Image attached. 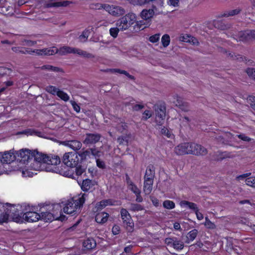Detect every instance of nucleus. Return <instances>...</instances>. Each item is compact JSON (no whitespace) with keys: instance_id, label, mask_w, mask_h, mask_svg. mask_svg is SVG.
I'll list each match as a JSON object with an SVG mask.
<instances>
[{"instance_id":"nucleus-1","label":"nucleus","mask_w":255,"mask_h":255,"mask_svg":"<svg viewBox=\"0 0 255 255\" xmlns=\"http://www.w3.org/2000/svg\"><path fill=\"white\" fill-rule=\"evenodd\" d=\"M22 207L19 205H14L10 210L4 213L1 218L3 222H7L8 218L17 223H23L25 222L33 223L40 220V215L33 211H28L24 213L21 210Z\"/></svg>"},{"instance_id":"nucleus-2","label":"nucleus","mask_w":255,"mask_h":255,"mask_svg":"<svg viewBox=\"0 0 255 255\" xmlns=\"http://www.w3.org/2000/svg\"><path fill=\"white\" fill-rule=\"evenodd\" d=\"M116 26L122 31L130 28V30L134 32H137L147 27L143 20L137 21L136 15L132 12L126 14L118 20Z\"/></svg>"},{"instance_id":"nucleus-3","label":"nucleus","mask_w":255,"mask_h":255,"mask_svg":"<svg viewBox=\"0 0 255 255\" xmlns=\"http://www.w3.org/2000/svg\"><path fill=\"white\" fill-rule=\"evenodd\" d=\"M38 54L42 55H53L56 53H58L60 55L63 56L68 54H77L85 58H93L94 55L86 51L81 49L71 47L68 46H64L57 49L55 47L50 48H44L41 50H38Z\"/></svg>"},{"instance_id":"nucleus-4","label":"nucleus","mask_w":255,"mask_h":255,"mask_svg":"<svg viewBox=\"0 0 255 255\" xmlns=\"http://www.w3.org/2000/svg\"><path fill=\"white\" fill-rule=\"evenodd\" d=\"M177 155L194 154L196 155H205L207 154V149L200 144L194 142H184L176 146L174 149Z\"/></svg>"},{"instance_id":"nucleus-5","label":"nucleus","mask_w":255,"mask_h":255,"mask_svg":"<svg viewBox=\"0 0 255 255\" xmlns=\"http://www.w3.org/2000/svg\"><path fill=\"white\" fill-rule=\"evenodd\" d=\"M86 196V194H83L78 198L75 197L68 200L64 205L63 212L67 214L75 215L77 210L83 207Z\"/></svg>"},{"instance_id":"nucleus-6","label":"nucleus","mask_w":255,"mask_h":255,"mask_svg":"<svg viewBox=\"0 0 255 255\" xmlns=\"http://www.w3.org/2000/svg\"><path fill=\"white\" fill-rule=\"evenodd\" d=\"M32 159L38 163L56 166L61 162L59 156L56 155L45 154L37 150L32 151Z\"/></svg>"},{"instance_id":"nucleus-7","label":"nucleus","mask_w":255,"mask_h":255,"mask_svg":"<svg viewBox=\"0 0 255 255\" xmlns=\"http://www.w3.org/2000/svg\"><path fill=\"white\" fill-rule=\"evenodd\" d=\"M62 161L67 166L73 168L79 164V158L76 152H66L63 156Z\"/></svg>"},{"instance_id":"nucleus-8","label":"nucleus","mask_w":255,"mask_h":255,"mask_svg":"<svg viewBox=\"0 0 255 255\" xmlns=\"http://www.w3.org/2000/svg\"><path fill=\"white\" fill-rule=\"evenodd\" d=\"M155 113V122L157 125H162L164 121L166 114V106L164 103H160L154 106Z\"/></svg>"},{"instance_id":"nucleus-9","label":"nucleus","mask_w":255,"mask_h":255,"mask_svg":"<svg viewBox=\"0 0 255 255\" xmlns=\"http://www.w3.org/2000/svg\"><path fill=\"white\" fill-rule=\"evenodd\" d=\"M120 213L123 225L128 232H132L133 231L134 223L130 215L125 208L121 209Z\"/></svg>"},{"instance_id":"nucleus-10","label":"nucleus","mask_w":255,"mask_h":255,"mask_svg":"<svg viewBox=\"0 0 255 255\" xmlns=\"http://www.w3.org/2000/svg\"><path fill=\"white\" fill-rule=\"evenodd\" d=\"M32 150L28 149H22L15 151L16 160L23 164H27L32 159Z\"/></svg>"},{"instance_id":"nucleus-11","label":"nucleus","mask_w":255,"mask_h":255,"mask_svg":"<svg viewBox=\"0 0 255 255\" xmlns=\"http://www.w3.org/2000/svg\"><path fill=\"white\" fill-rule=\"evenodd\" d=\"M164 243L168 247L176 251H181L184 247V243L176 237H168L165 239Z\"/></svg>"},{"instance_id":"nucleus-12","label":"nucleus","mask_w":255,"mask_h":255,"mask_svg":"<svg viewBox=\"0 0 255 255\" xmlns=\"http://www.w3.org/2000/svg\"><path fill=\"white\" fill-rule=\"evenodd\" d=\"M49 210L53 213L55 220L63 221L65 217L62 215V206L60 204H54L49 207Z\"/></svg>"},{"instance_id":"nucleus-13","label":"nucleus","mask_w":255,"mask_h":255,"mask_svg":"<svg viewBox=\"0 0 255 255\" xmlns=\"http://www.w3.org/2000/svg\"><path fill=\"white\" fill-rule=\"evenodd\" d=\"M101 135L99 133H87L83 142L87 145H93L99 141Z\"/></svg>"},{"instance_id":"nucleus-14","label":"nucleus","mask_w":255,"mask_h":255,"mask_svg":"<svg viewBox=\"0 0 255 255\" xmlns=\"http://www.w3.org/2000/svg\"><path fill=\"white\" fill-rule=\"evenodd\" d=\"M154 177H151L150 176H144V182H143V191L145 194H149L152 190L153 184V180Z\"/></svg>"},{"instance_id":"nucleus-15","label":"nucleus","mask_w":255,"mask_h":255,"mask_svg":"<svg viewBox=\"0 0 255 255\" xmlns=\"http://www.w3.org/2000/svg\"><path fill=\"white\" fill-rule=\"evenodd\" d=\"M15 160H16L15 152L11 150L4 152L0 158V161L3 164H9Z\"/></svg>"},{"instance_id":"nucleus-16","label":"nucleus","mask_w":255,"mask_h":255,"mask_svg":"<svg viewBox=\"0 0 255 255\" xmlns=\"http://www.w3.org/2000/svg\"><path fill=\"white\" fill-rule=\"evenodd\" d=\"M233 38L237 41L246 42L250 40L249 30L241 31L233 35Z\"/></svg>"},{"instance_id":"nucleus-17","label":"nucleus","mask_w":255,"mask_h":255,"mask_svg":"<svg viewBox=\"0 0 255 255\" xmlns=\"http://www.w3.org/2000/svg\"><path fill=\"white\" fill-rule=\"evenodd\" d=\"M12 50L15 53H19L24 54H30V55H34L36 54L37 55H40L38 54V49L32 50L29 48H25L24 47H12L11 48Z\"/></svg>"},{"instance_id":"nucleus-18","label":"nucleus","mask_w":255,"mask_h":255,"mask_svg":"<svg viewBox=\"0 0 255 255\" xmlns=\"http://www.w3.org/2000/svg\"><path fill=\"white\" fill-rule=\"evenodd\" d=\"M108 205H112V199L103 200L96 204L92 209V211L94 213L101 212Z\"/></svg>"},{"instance_id":"nucleus-19","label":"nucleus","mask_w":255,"mask_h":255,"mask_svg":"<svg viewBox=\"0 0 255 255\" xmlns=\"http://www.w3.org/2000/svg\"><path fill=\"white\" fill-rule=\"evenodd\" d=\"M95 214V221L98 223L104 224L106 223L109 218V215L105 212H99Z\"/></svg>"},{"instance_id":"nucleus-20","label":"nucleus","mask_w":255,"mask_h":255,"mask_svg":"<svg viewBox=\"0 0 255 255\" xmlns=\"http://www.w3.org/2000/svg\"><path fill=\"white\" fill-rule=\"evenodd\" d=\"M84 250H91L96 247V242L93 238H88L83 242Z\"/></svg>"},{"instance_id":"nucleus-21","label":"nucleus","mask_w":255,"mask_h":255,"mask_svg":"<svg viewBox=\"0 0 255 255\" xmlns=\"http://www.w3.org/2000/svg\"><path fill=\"white\" fill-rule=\"evenodd\" d=\"M54 220H55V219L53 216V213H52L50 211L41 213L40 220L45 222H51Z\"/></svg>"},{"instance_id":"nucleus-22","label":"nucleus","mask_w":255,"mask_h":255,"mask_svg":"<svg viewBox=\"0 0 255 255\" xmlns=\"http://www.w3.org/2000/svg\"><path fill=\"white\" fill-rule=\"evenodd\" d=\"M66 145L74 151H77L81 149L82 144L78 140H71L67 141Z\"/></svg>"},{"instance_id":"nucleus-23","label":"nucleus","mask_w":255,"mask_h":255,"mask_svg":"<svg viewBox=\"0 0 255 255\" xmlns=\"http://www.w3.org/2000/svg\"><path fill=\"white\" fill-rule=\"evenodd\" d=\"M198 234V231L195 229L188 232L186 236L185 243L190 244L191 242H193L197 237Z\"/></svg>"},{"instance_id":"nucleus-24","label":"nucleus","mask_w":255,"mask_h":255,"mask_svg":"<svg viewBox=\"0 0 255 255\" xmlns=\"http://www.w3.org/2000/svg\"><path fill=\"white\" fill-rule=\"evenodd\" d=\"M15 205H12L10 203H6L5 204H3L0 203V222L1 223H3L2 221H1V218L2 216L5 213H6L7 211L8 212L10 210H11L12 207L14 206Z\"/></svg>"},{"instance_id":"nucleus-25","label":"nucleus","mask_w":255,"mask_h":255,"mask_svg":"<svg viewBox=\"0 0 255 255\" xmlns=\"http://www.w3.org/2000/svg\"><path fill=\"white\" fill-rule=\"evenodd\" d=\"M77 153L79 158V164H81L83 161H85L87 158H90V152L88 148L86 150H84L83 148L82 150Z\"/></svg>"},{"instance_id":"nucleus-26","label":"nucleus","mask_w":255,"mask_h":255,"mask_svg":"<svg viewBox=\"0 0 255 255\" xmlns=\"http://www.w3.org/2000/svg\"><path fill=\"white\" fill-rule=\"evenodd\" d=\"M88 149L90 152V158L92 156L94 157L96 160L99 158L103 154L102 151L95 146L94 147L89 148Z\"/></svg>"},{"instance_id":"nucleus-27","label":"nucleus","mask_w":255,"mask_h":255,"mask_svg":"<svg viewBox=\"0 0 255 255\" xmlns=\"http://www.w3.org/2000/svg\"><path fill=\"white\" fill-rule=\"evenodd\" d=\"M154 14V10L152 9H143L140 13L141 17L144 20L150 19Z\"/></svg>"},{"instance_id":"nucleus-28","label":"nucleus","mask_w":255,"mask_h":255,"mask_svg":"<svg viewBox=\"0 0 255 255\" xmlns=\"http://www.w3.org/2000/svg\"><path fill=\"white\" fill-rule=\"evenodd\" d=\"M180 205L181 206L188 207L190 209L192 210L194 212L195 211H197V210L198 209V208L196 204L193 202H190L188 201H181L180 202Z\"/></svg>"},{"instance_id":"nucleus-29","label":"nucleus","mask_w":255,"mask_h":255,"mask_svg":"<svg viewBox=\"0 0 255 255\" xmlns=\"http://www.w3.org/2000/svg\"><path fill=\"white\" fill-rule=\"evenodd\" d=\"M241 11L240 8H237L235 9L231 10L229 11H226L224 13L219 15L217 17L219 18L223 17H228L229 16H234L239 14Z\"/></svg>"},{"instance_id":"nucleus-30","label":"nucleus","mask_w":255,"mask_h":255,"mask_svg":"<svg viewBox=\"0 0 255 255\" xmlns=\"http://www.w3.org/2000/svg\"><path fill=\"white\" fill-rule=\"evenodd\" d=\"M144 176L155 177V168L153 165L149 164L147 166Z\"/></svg>"},{"instance_id":"nucleus-31","label":"nucleus","mask_w":255,"mask_h":255,"mask_svg":"<svg viewBox=\"0 0 255 255\" xmlns=\"http://www.w3.org/2000/svg\"><path fill=\"white\" fill-rule=\"evenodd\" d=\"M91 182L92 180L90 179H83L81 186L82 190L83 191H88L91 188Z\"/></svg>"},{"instance_id":"nucleus-32","label":"nucleus","mask_w":255,"mask_h":255,"mask_svg":"<svg viewBox=\"0 0 255 255\" xmlns=\"http://www.w3.org/2000/svg\"><path fill=\"white\" fill-rule=\"evenodd\" d=\"M125 13L124 8L120 6H113V16H119Z\"/></svg>"},{"instance_id":"nucleus-33","label":"nucleus","mask_w":255,"mask_h":255,"mask_svg":"<svg viewBox=\"0 0 255 255\" xmlns=\"http://www.w3.org/2000/svg\"><path fill=\"white\" fill-rule=\"evenodd\" d=\"M94 8L99 9L103 8L110 14L112 13V6L109 4L97 3L95 5Z\"/></svg>"},{"instance_id":"nucleus-34","label":"nucleus","mask_w":255,"mask_h":255,"mask_svg":"<svg viewBox=\"0 0 255 255\" xmlns=\"http://www.w3.org/2000/svg\"><path fill=\"white\" fill-rule=\"evenodd\" d=\"M176 106L179 107L182 111L187 112L189 111V107L186 103L183 102L181 100L178 99L177 100Z\"/></svg>"},{"instance_id":"nucleus-35","label":"nucleus","mask_w":255,"mask_h":255,"mask_svg":"<svg viewBox=\"0 0 255 255\" xmlns=\"http://www.w3.org/2000/svg\"><path fill=\"white\" fill-rule=\"evenodd\" d=\"M113 73H118L119 74H124L127 77H128L129 79L132 80H135V77L133 76L130 75L127 71L124 70H121V69H117V68L113 69Z\"/></svg>"},{"instance_id":"nucleus-36","label":"nucleus","mask_w":255,"mask_h":255,"mask_svg":"<svg viewBox=\"0 0 255 255\" xmlns=\"http://www.w3.org/2000/svg\"><path fill=\"white\" fill-rule=\"evenodd\" d=\"M161 42L162 46L164 47H167L169 45L170 42V38L169 35L167 34H164L161 37Z\"/></svg>"},{"instance_id":"nucleus-37","label":"nucleus","mask_w":255,"mask_h":255,"mask_svg":"<svg viewBox=\"0 0 255 255\" xmlns=\"http://www.w3.org/2000/svg\"><path fill=\"white\" fill-rule=\"evenodd\" d=\"M163 207L167 209H173L175 207V203L171 200H166L163 202Z\"/></svg>"},{"instance_id":"nucleus-38","label":"nucleus","mask_w":255,"mask_h":255,"mask_svg":"<svg viewBox=\"0 0 255 255\" xmlns=\"http://www.w3.org/2000/svg\"><path fill=\"white\" fill-rule=\"evenodd\" d=\"M42 70H47L49 71L59 72L61 71V69L57 67H55L50 65H45L41 67Z\"/></svg>"},{"instance_id":"nucleus-39","label":"nucleus","mask_w":255,"mask_h":255,"mask_svg":"<svg viewBox=\"0 0 255 255\" xmlns=\"http://www.w3.org/2000/svg\"><path fill=\"white\" fill-rule=\"evenodd\" d=\"M57 96L64 102H67L69 100L68 95L61 90H58Z\"/></svg>"},{"instance_id":"nucleus-40","label":"nucleus","mask_w":255,"mask_h":255,"mask_svg":"<svg viewBox=\"0 0 255 255\" xmlns=\"http://www.w3.org/2000/svg\"><path fill=\"white\" fill-rule=\"evenodd\" d=\"M76 175L77 176H81L84 172H85L84 175L86 176L87 173L86 172L85 169L83 168L80 164H79L78 166L75 167ZM87 176H88L87 175Z\"/></svg>"},{"instance_id":"nucleus-41","label":"nucleus","mask_w":255,"mask_h":255,"mask_svg":"<svg viewBox=\"0 0 255 255\" xmlns=\"http://www.w3.org/2000/svg\"><path fill=\"white\" fill-rule=\"evenodd\" d=\"M58 90H59L54 86L49 85L46 88V91L53 95H57Z\"/></svg>"},{"instance_id":"nucleus-42","label":"nucleus","mask_w":255,"mask_h":255,"mask_svg":"<svg viewBox=\"0 0 255 255\" xmlns=\"http://www.w3.org/2000/svg\"><path fill=\"white\" fill-rule=\"evenodd\" d=\"M229 55L234 59L239 60L240 61H245L246 62L247 61V58L240 54L236 55L234 53H229Z\"/></svg>"},{"instance_id":"nucleus-43","label":"nucleus","mask_w":255,"mask_h":255,"mask_svg":"<svg viewBox=\"0 0 255 255\" xmlns=\"http://www.w3.org/2000/svg\"><path fill=\"white\" fill-rule=\"evenodd\" d=\"M70 3H71V2L70 1L64 0V1H58V2H54L52 4V6H56V7L67 6Z\"/></svg>"},{"instance_id":"nucleus-44","label":"nucleus","mask_w":255,"mask_h":255,"mask_svg":"<svg viewBox=\"0 0 255 255\" xmlns=\"http://www.w3.org/2000/svg\"><path fill=\"white\" fill-rule=\"evenodd\" d=\"M21 44L22 45H26L28 46H32L35 44H36V41L27 40V39H23L21 41Z\"/></svg>"},{"instance_id":"nucleus-45","label":"nucleus","mask_w":255,"mask_h":255,"mask_svg":"<svg viewBox=\"0 0 255 255\" xmlns=\"http://www.w3.org/2000/svg\"><path fill=\"white\" fill-rule=\"evenodd\" d=\"M34 132V129L27 128L25 130H23L21 131L18 132V134H26L27 135H33Z\"/></svg>"},{"instance_id":"nucleus-46","label":"nucleus","mask_w":255,"mask_h":255,"mask_svg":"<svg viewBox=\"0 0 255 255\" xmlns=\"http://www.w3.org/2000/svg\"><path fill=\"white\" fill-rule=\"evenodd\" d=\"M246 183L251 187H255V177H251L246 179Z\"/></svg>"},{"instance_id":"nucleus-47","label":"nucleus","mask_w":255,"mask_h":255,"mask_svg":"<svg viewBox=\"0 0 255 255\" xmlns=\"http://www.w3.org/2000/svg\"><path fill=\"white\" fill-rule=\"evenodd\" d=\"M214 25L216 27L218 28L219 29L224 30L227 29V26L223 23L222 22L219 21L218 20H215L214 21Z\"/></svg>"},{"instance_id":"nucleus-48","label":"nucleus","mask_w":255,"mask_h":255,"mask_svg":"<svg viewBox=\"0 0 255 255\" xmlns=\"http://www.w3.org/2000/svg\"><path fill=\"white\" fill-rule=\"evenodd\" d=\"M248 102L250 104L251 108L255 111V96H249L247 98Z\"/></svg>"},{"instance_id":"nucleus-49","label":"nucleus","mask_w":255,"mask_h":255,"mask_svg":"<svg viewBox=\"0 0 255 255\" xmlns=\"http://www.w3.org/2000/svg\"><path fill=\"white\" fill-rule=\"evenodd\" d=\"M204 225L207 228L211 229H213L215 228L216 227L215 224L212 223L208 217H206L205 218Z\"/></svg>"},{"instance_id":"nucleus-50","label":"nucleus","mask_w":255,"mask_h":255,"mask_svg":"<svg viewBox=\"0 0 255 255\" xmlns=\"http://www.w3.org/2000/svg\"><path fill=\"white\" fill-rule=\"evenodd\" d=\"M246 72L248 76L255 80V69L252 68H248Z\"/></svg>"},{"instance_id":"nucleus-51","label":"nucleus","mask_w":255,"mask_h":255,"mask_svg":"<svg viewBox=\"0 0 255 255\" xmlns=\"http://www.w3.org/2000/svg\"><path fill=\"white\" fill-rule=\"evenodd\" d=\"M152 113L149 110H145L142 114V120L146 121L152 117Z\"/></svg>"},{"instance_id":"nucleus-52","label":"nucleus","mask_w":255,"mask_h":255,"mask_svg":"<svg viewBox=\"0 0 255 255\" xmlns=\"http://www.w3.org/2000/svg\"><path fill=\"white\" fill-rule=\"evenodd\" d=\"M159 38L160 34L157 33L150 36L149 38V40L150 42L154 43L157 42L159 40Z\"/></svg>"},{"instance_id":"nucleus-53","label":"nucleus","mask_w":255,"mask_h":255,"mask_svg":"<svg viewBox=\"0 0 255 255\" xmlns=\"http://www.w3.org/2000/svg\"><path fill=\"white\" fill-rule=\"evenodd\" d=\"M118 141L120 144L127 145L128 141L126 136H120L118 138Z\"/></svg>"},{"instance_id":"nucleus-54","label":"nucleus","mask_w":255,"mask_h":255,"mask_svg":"<svg viewBox=\"0 0 255 255\" xmlns=\"http://www.w3.org/2000/svg\"><path fill=\"white\" fill-rule=\"evenodd\" d=\"M71 104L72 106V107L74 110L77 113H79L80 112L81 108L80 106L74 101L71 100L70 101Z\"/></svg>"},{"instance_id":"nucleus-55","label":"nucleus","mask_w":255,"mask_h":255,"mask_svg":"<svg viewBox=\"0 0 255 255\" xmlns=\"http://www.w3.org/2000/svg\"><path fill=\"white\" fill-rule=\"evenodd\" d=\"M88 37L87 31H84L79 36L78 38L80 41L85 42L87 41Z\"/></svg>"},{"instance_id":"nucleus-56","label":"nucleus","mask_w":255,"mask_h":255,"mask_svg":"<svg viewBox=\"0 0 255 255\" xmlns=\"http://www.w3.org/2000/svg\"><path fill=\"white\" fill-rule=\"evenodd\" d=\"M97 166L101 169H104L106 168V164L104 161L101 160L100 158L96 159Z\"/></svg>"},{"instance_id":"nucleus-57","label":"nucleus","mask_w":255,"mask_h":255,"mask_svg":"<svg viewBox=\"0 0 255 255\" xmlns=\"http://www.w3.org/2000/svg\"><path fill=\"white\" fill-rule=\"evenodd\" d=\"M131 208V210L133 211H139L143 210L142 206L138 204H132Z\"/></svg>"},{"instance_id":"nucleus-58","label":"nucleus","mask_w":255,"mask_h":255,"mask_svg":"<svg viewBox=\"0 0 255 255\" xmlns=\"http://www.w3.org/2000/svg\"><path fill=\"white\" fill-rule=\"evenodd\" d=\"M161 133L166 136L167 137L170 138L171 136L170 131L165 127L162 128L161 129Z\"/></svg>"},{"instance_id":"nucleus-59","label":"nucleus","mask_w":255,"mask_h":255,"mask_svg":"<svg viewBox=\"0 0 255 255\" xmlns=\"http://www.w3.org/2000/svg\"><path fill=\"white\" fill-rule=\"evenodd\" d=\"M238 137L239 138H240V139H241L243 141L250 142L252 140L251 138H250L249 136H246L245 134H240L238 135Z\"/></svg>"},{"instance_id":"nucleus-60","label":"nucleus","mask_w":255,"mask_h":255,"mask_svg":"<svg viewBox=\"0 0 255 255\" xmlns=\"http://www.w3.org/2000/svg\"><path fill=\"white\" fill-rule=\"evenodd\" d=\"M128 188L134 194H136L137 192L141 191L138 188L137 186L135 184L132 185L130 186H129Z\"/></svg>"},{"instance_id":"nucleus-61","label":"nucleus","mask_w":255,"mask_h":255,"mask_svg":"<svg viewBox=\"0 0 255 255\" xmlns=\"http://www.w3.org/2000/svg\"><path fill=\"white\" fill-rule=\"evenodd\" d=\"M121 231L120 227L118 225L113 226V235H116L120 233Z\"/></svg>"},{"instance_id":"nucleus-62","label":"nucleus","mask_w":255,"mask_h":255,"mask_svg":"<svg viewBox=\"0 0 255 255\" xmlns=\"http://www.w3.org/2000/svg\"><path fill=\"white\" fill-rule=\"evenodd\" d=\"M121 30V29L119 28V26L116 27H113V38H116L118 35L119 31Z\"/></svg>"},{"instance_id":"nucleus-63","label":"nucleus","mask_w":255,"mask_h":255,"mask_svg":"<svg viewBox=\"0 0 255 255\" xmlns=\"http://www.w3.org/2000/svg\"><path fill=\"white\" fill-rule=\"evenodd\" d=\"M150 200L152 202V204L156 207H157L159 205V200L157 198L154 197H151Z\"/></svg>"},{"instance_id":"nucleus-64","label":"nucleus","mask_w":255,"mask_h":255,"mask_svg":"<svg viewBox=\"0 0 255 255\" xmlns=\"http://www.w3.org/2000/svg\"><path fill=\"white\" fill-rule=\"evenodd\" d=\"M144 107V106L143 105L135 104L132 106V109L134 111H138L142 109Z\"/></svg>"}]
</instances>
